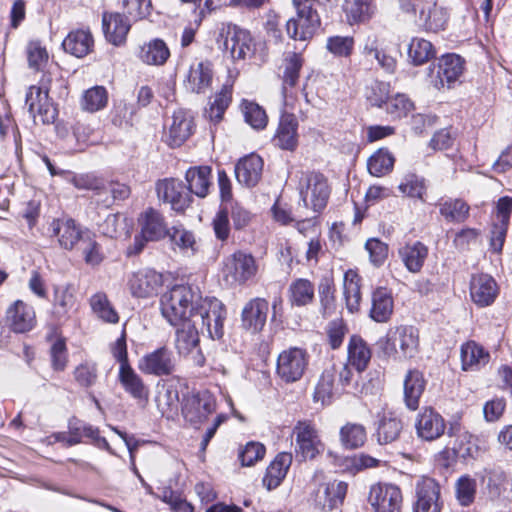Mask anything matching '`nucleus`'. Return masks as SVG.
I'll return each instance as SVG.
<instances>
[{
    "mask_svg": "<svg viewBox=\"0 0 512 512\" xmlns=\"http://www.w3.org/2000/svg\"><path fill=\"white\" fill-rule=\"evenodd\" d=\"M162 316L173 326L192 321L196 325L209 327L208 321L215 322L214 334L221 333V321L226 318V310L216 298L197 297L188 285H174L160 299Z\"/></svg>",
    "mask_w": 512,
    "mask_h": 512,
    "instance_id": "nucleus-1",
    "label": "nucleus"
},
{
    "mask_svg": "<svg viewBox=\"0 0 512 512\" xmlns=\"http://www.w3.org/2000/svg\"><path fill=\"white\" fill-rule=\"evenodd\" d=\"M298 191L303 205L315 214L326 207L330 196L328 181L318 172L303 173L299 180Z\"/></svg>",
    "mask_w": 512,
    "mask_h": 512,
    "instance_id": "nucleus-2",
    "label": "nucleus"
},
{
    "mask_svg": "<svg viewBox=\"0 0 512 512\" xmlns=\"http://www.w3.org/2000/svg\"><path fill=\"white\" fill-rule=\"evenodd\" d=\"M465 60L454 53L442 55L436 66L429 67L430 83L436 89L451 88L463 75Z\"/></svg>",
    "mask_w": 512,
    "mask_h": 512,
    "instance_id": "nucleus-3",
    "label": "nucleus"
},
{
    "mask_svg": "<svg viewBox=\"0 0 512 512\" xmlns=\"http://www.w3.org/2000/svg\"><path fill=\"white\" fill-rule=\"evenodd\" d=\"M139 224L141 231L128 248V254L140 253L148 241H158L169 232L163 216L153 208H148L140 215Z\"/></svg>",
    "mask_w": 512,
    "mask_h": 512,
    "instance_id": "nucleus-4",
    "label": "nucleus"
},
{
    "mask_svg": "<svg viewBox=\"0 0 512 512\" xmlns=\"http://www.w3.org/2000/svg\"><path fill=\"white\" fill-rule=\"evenodd\" d=\"M295 436V452L304 460H312L322 454L325 445L321 440L319 431L310 420H300L293 428Z\"/></svg>",
    "mask_w": 512,
    "mask_h": 512,
    "instance_id": "nucleus-5",
    "label": "nucleus"
},
{
    "mask_svg": "<svg viewBox=\"0 0 512 512\" xmlns=\"http://www.w3.org/2000/svg\"><path fill=\"white\" fill-rule=\"evenodd\" d=\"M233 59H245L253 54L254 42L250 33L234 24H222L217 37Z\"/></svg>",
    "mask_w": 512,
    "mask_h": 512,
    "instance_id": "nucleus-6",
    "label": "nucleus"
},
{
    "mask_svg": "<svg viewBox=\"0 0 512 512\" xmlns=\"http://www.w3.org/2000/svg\"><path fill=\"white\" fill-rule=\"evenodd\" d=\"M223 277L230 285L244 284L257 273L255 258L243 251H236L224 260Z\"/></svg>",
    "mask_w": 512,
    "mask_h": 512,
    "instance_id": "nucleus-7",
    "label": "nucleus"
},
{
    "mask_svg": "<svg viewBox=\"0 0 512 512\" xmlns=\"http://www.w3.org/2000/svg\"><path fill=\"white\" fill-rule=\"evenodd\" d=\"M377 345L383 352L414 351L419 346V332L415 327L406 325L390 328Z\"/></svg>",
    "mask_w": 512,
    "mask_h": 512,
    "instance_id": "nucleus-8",
    "label": "nucleus"
},
{
    "mask_svg": "<svg viewBox=\"0 0 512 512\" xmlns=\"http://www.w3.org/2000/svg\"><path fill=\"white\" fill-rule=\"evenodd\" d=\"M215 410L216 400L214 396L209 391L203 390L186 398L182 413L187 422L199 427Z\"/></svg>",
    "mask_w": 512,
    "mask_h": 512,
    "instance_id": "nucleus-9",
    "label": "nucleus"
},
{
    "mask_svg": "<svg viewBox=\"0 0 512 512\" xmlns=\"http://www.w3.org/2000/svg\"><path fill=\"white\" fill-rule=\"evenodd\" d=\"M163 285V276L154 269L144 268L129 275L128 289L133 297L150 298L158 294Z\"/></svg>",
    "mask_w": 512,
    "mask_h": 512,
    "instance_id": "nucleus-10",
    "label": "nucleus"
},
{
    "mask_svg": "<svg viewBox=\"0 0 512 512\" xmlns=\"http://www.w3.org/2000/svg\"><path fill=\"white\" fill-rule=\"evenodd\" d=\"M368 501L374 512H399L402 494L399 487L389 483H378L370 488Z\"/></svg>",
    "mask_w": 512,
    "mask_h": 512,
    "instance_id": "nucleus-11",
    "label": "nucleus"
},
{
    "mask_svg": "<svg viewBox=\"0 0 512 512\" xmlns=\"http://www.w3.org/2000/svg\"><path fill=\"white\" fill-rule=\"evenodd\" d=\"M209 327L196 325L194 322L188 321L187 323H180L182 326L176 331L175 335V348L178 352H190L198 346L199 343V331L207 332L212 339H219L223 335V322L221 321V333L219 335L214 334L215 322L208 321Z\"/></svg>",
    "mask_w": 512,
    "mask_h": 512,
    "instance_id": "nucleus-12",
    "label": "nucleus"
},
{
    "mask_svg": "<svg viewBox=\"0 0 512 512\" xmlns=\"http://www.w3.org/2000/svg\"><path fill=\"white\" fill-rule=\"evenodd\" d=\"M26 105L35 122L39 120L43 124H49L56 119V108L50 102L44 88L30 86L26 94Z\"/></svg>",
    "mask_w": 512,
    "mask_h": 512,
    "instance_id": "nucleus-13",
    "label": "nucleus"
},
{
    "mask_svg": "<svg viewBox=\"0 0 512 512\" xmlns=\"http://www.w3.org/2000/svg\"><path fill=\"white\" fill-rule=\"evenodd\" d=\"M128 354H118V379L124 390L140 403L148 401L149 389L128 362Z\"/></svg>",
    "mask_w": 512,
    "mask_h": 512,
    "instance_id": "nucleus-14",
    "label": "nucleus"
},
{
    "mask_svg": "<svg viewBox=\"0 0 512 512\" xmlns=\"http://www.w3.org/2000/svg\"><path fill=\"white\" fill-rule=\"evenodd\" d=\"M440 486L430 477L421 478L416 484L414 512H440Z\"/></svg>",
    "mask_w": 512,
    "mask_h": 512,
    "instance_id": "nucleus-15",
    "label": "nucleus"
},
{
    "mask_svg": "<svg viewBox=\"0 0 512 512\" xmlns=\"http://www.w3.org/2000/svg\"><path fill=\"white\" fill-rule=\"evenodd\" d=\"M417 436L424 441L440 438L446 429L444 418L432 408H423L415 419Z\"/></svg>",
    "mask_w": 512,
    "mask_h": 512,
    "instance_id": "nucleus-16",
    "label": "nucleus"
},
{
    "mask_svg": "<svg viewBox=\"0 0 512 512\" xmlns=\"http://www.w3.org/2000/svg\"><path fill=\"white\" fill-rule=\"evenodd\" d=\"M160 200L171 205L175 211H183L190 203V194L184 184L176 179H164L156 185Z\"/></svg>",
    "mask_w": 512,
    "mask_h": 512,
    "instance_id": "nucleus-17",
    "label": "nucleus"
},
{
    "mask_svg": "<svg viewBox=\"0 0 512 512\" xmlns=\"http://www.w3.org/2000/svg\"><path fill=\"white\" fill-rule=\"evenodd\" d=\"M499 294V287L494 278L488 274L473 275L470 280V297L478 307L492 305Z\"/></svg>",
    "mask_w": 512,
    "mask_h": 512,
    "instance_id": "nucleus-18",
    "label": "nucleus"
},
{
    "mask_svg": "<svg viewBox=\"0 0 512 512\" xmlns=\"http://www.w3.org/2000/svg\"><path fill=\"white\" fill-rule=\"evenodd\" d=\"M6 323L16 333H25L36 325L34 308L22 300L14 301L6 311Z\"/></svg>",
    "mask_w": 512,
    "mask_h": 512,
    "instance_id": "nucleus-19",
    "label": "nucleus"
},
{
    "mask_svg": "<svg viewBox=\"0 0 512 512\" xmlns=\"http://www.w3.org/2000/svg\"><path fill=\"white\" fill-rule=\"evenodd\" d=\"M268 312L269 304L265 299H252L242 310V327L251 333L260 332L265 326Z\"/></svg>",
    "mask_w": 512,
    "mask_h": 512,
    "instance_id": "nucleus-20",
    "label": "nucleus"
},
{
    "mask_svg": "<svg viewBox=\"0 0 512 512\" xmlns=\"http://www.w3.org/2000/svg\"><path fill=\"white\" fill-rule=\"evenodd\" d=\"M213 66L209 61H200L190 66L184 81L185 87L192 93H205L213 81Z\"/></svg>",
    "mask_w": 512,
    "mask_h": 512,
    "instance_id": "nucleus-21",
    "label": "nucleus"
},
{
    "mask_svg": "<svg viewBox=\"0 0 512 512\" xmlns=\"http://www.w3.org/2000/svg\"><path fill=\"white\" fill-rule=\"evenodd\" d=\"M263 165L262 158L255 153L241 158L235 166L237 181L246 187L256 186L261 179Z\"/></svg>",
    "mask_w": 512,
    "mask_h": 512,
    "instance_id": "nucleus-22",
    "label": "nucleus"
},
{
    "mask_svg": "<svg viewBox=\"0 0 512 512\" xmlns=\"http://www.w3.org/2000/svg\"><path fill=\"white\" fill-rule=\"evenodd\" d=\"M102 27L106 40L114 46H121L131 26L123 14L105 12L102 15Z\"/></svg>",
    "mask_w": 512,
    "mask_h": 512,
    "instance_id": "nucleus-23",
    "label": "nucleus"
},
{
    "mask_svg": "<svg viewBox=\"0 0 512 512\" xmlns=\"http://www.w3.org/2000/svg\"><path fill=\"white\" fill-rule=\"evenodd\" d=\"M51 235L57 238L61 248L71 250L83 239L80 227L73 219H55L50 224Z\"/></svg>",
    "mask_w": 512,
    "mask_h": 512,
    "instance_id": "nucleus-24",
    "label": "nucleus"
},
{
    "mask_svg": "<svg viewBox=\"0 0 512 512\" xmlns=\"http://www.w3.org/2000/svg\"><path fill=\"white\" fill-rule=\"evenodd\" d=\"M307 365L305 354H279L276 373L285 382L299 380Z\"/></svg>",
    "mask_w": 512,
    "mask_h": 512,
    "instance_id": "nucleus-25",
    "label": "nucleus"
},
{
    "mask_svg": "<svg viewBox=\"0 0 512 512\" xmlns=\"http://www.w3.org/2000/svg\"><path fill=\"white\" fill-rule=\"evenodd\" d=\"M298 121L293 113H282L274 136L275 145L293 151L298 145Z\"/></svg>",
    "mask_w": 512,
    "mask_h": 512,
    "instance_id": "nucleus-26",
    "label": "nucleus"
},
{
    "mask_svg": "<svg viewBox=\"0 0 512 512\" xmlns=\"http://www.w3.org/2000/svg\"><path fill=\"white\" fill-rule=\"evenodd\" d=\"M346 492L347 484L345 482L323 483L315 494L316 505L322 510L330 511L343 502Z\"/></svg>",
    "mask_w": 512,
    "mask_h": 512,
    "instance_id": "nucleus-27",
    "label": "nucleus"
},
{
    "mask_svg": "<svg viewBox=\"0 0 512 512\" xmlns=\"http://www.w3.org/2000/svg\"><path fill=\"white\" fill-rule=\"evenodd\" d=\"M428 253V247L420 241L406 243L398 249V256L410 273L422 270Z\"/></svg>",
    "mask_w": 512,
    "mask_h": 512,
    "instance_id": "nucleus-28",
    "label": "nucleus"
},
{
    "mask_svg": "<svg viewBox=\"0 0 512 512\" xmlns=\"http://www.w3.org/2000/svg\"><path fill=\"white\" fill-rule=\"evenodd\" d=\"M192 129V116L183 110L175 112L172 117V123L166 134L167 143L172 147L180 146L189 138Z\"/></svg>",
    "mask_w": 512,
    "mask_h": 512,
    "instance_id": "nucleus-29",
    "label": "nucleus"
},
{
    "mask_svg": "<svg viewBox=\"0 0 512 512\" xmlns=\"http://www.w3.org/2000/svg\"><path fill=\"white\" fill-rule=\"evenodd\" d=\"M138 368L148 375L166 376L173 373L175 360L170 354H143L138 360Z\"/></svg>",
    "mask_w": 512,
    "mask_h": 512,
    "instance_id": "nucleus-30",
    "label": "nucleus"
},
{
    "mask_svg": "<svg viewBox=\"0 0 512 512\" xmlns=\"http://www.w3.org/2000/svg\"><path fill=\"white\" fill-rule=\"evenodd\" d=\"M93 46V36L88 29L73 30L62 42L64 51L77 58H82L89 54Z\"/></svg>",
    "mask_w": 512,
    "mask_h": 512,
    "instance_id": "nucleus-31",
    "label": "nucleus"
},
{
    "mask_svg": "<svg viewBox=\"0 0 512 512\" xmlns=\"http://www.w3.org/2000/svg\"><path fill=\"white\" fill-rule=\"evenodd\" d=\"M425 387L426 381L423 374L418 370H409L403 383L404 402L409 410L418 409Z\"/></svg>",
    "mask_w": 512,
    "mask_h": 512,
    "instance_id": "nucleus-32",
    "label": "nucleus"
},
{
    "mask_svg": "<svg viewBox=\"0 0 512 512\" xmlns=\"http://www.w3.org/2000/svg\"><path fill=\"white\" fill-rule=\"evenodd\" d=\"M320 26L319 16H297L290 18L286 22V31L290 38L294 40L306 41L313 37Z\"/></svg>",
    "mask_w": 512,
    "mask_h": 512,
    "instance_id": "nucleus-33",
    "label": "nucleus"
},
{
    "mask_svg": "<svg viewBox=\"0 0 512 512\" xmlns=\"http://www.w3.org/2000/svg\"><path fill=\"white\" fill-rule=\"evenodd\" d=\"M292 464V454L288 452L279 453L270 463L263 478V484L268 490L278 487L285 478L288 469Z\"/></svg>",
    "mask_w": 512,
    "mask_h": 512,
    "instance_id": "nucleus-34",
    "label": "nucleus"
},
{
    "mask_svg": "<svg viewBox=\"0 0 512 512\" xmlns=\"http://www.w3.org/2000/svg\"><path fill=\"white\" fill-rule=\"evenodd\" d=\"M169 56V48L167 47L166 43L159 38H155L145 43L141 47L139 53V58L143 63L153 66L164 65L167 62Z\"/></svg>",
    "mask_w": 512,
    "mask_h": 512,
    "instance_id": "nucleus-35",
    "label": "nucleus"
},
{
    "mask_svg": "<svg viewBox=\"0 0 512 512\" xmlns=\"http://www.w3.org/2000/svg\"><path fill=\"white\" fill-rule=\"evenodd\" d=\"M393 313V298L385 288H378L372 295L370 316L376 322H386Z\"/></svg>",
    "mask_w": 512,
    "mask_h": 512,
    "instance_id": "nucleus-36",
    "label": "nucleus"
},
{
    "mask_svg": "<svg viewBox=\"0 0 512 512\" xmlns=\"http://www.w3.org/2000/svg\"><path fill=\"white\" fill-rule=\"evenodd\" d=\"M210 175L211 168L208 166L190 168L186 172L189 191L198 197H205L211 185Z\"/></svg>",
    "mask_w": 512,
    "mask_h": 512,
    "instance_id": "nucleus-37",
    "label": "nucleus"
},
{
    "mask_svg": "<svg viewBox=\"0 0 512 512\" xmlns=\"http://www.w3.org/2000/svg\"><path fill=\"white\" fill-rule=\"evenodd\" d=\"M89 304L97 319L110 324L118 323L119 315L104 292L93 294Z\"/></svg>",
    "mask_w": 512,
    "mask_h": 512,
    "instance_id": "nucleus-38",
    "label": "nucleus"
},
{
    "mask_svg": "<svg viewBox=\"0 0 512 512\" xmlns=\"http://www.w3.org/2000/svg\"><path fill=\"white\" fill-rule=\"evenodd\" d=\"M343 10L349 24L365 22L374 14L373 0H345Z\"/></svg>",
    "mask_w": 512,
    "mask_h": 512,
    "instance_id": "nucleus-39",
    "label": "nucleus"
},
{
    "mask_svg": "<svg viewBox=\"0 0 512 512\" xmlns=\"http://www.w3.org/2000/svg\"><path fill=\"white\" fill-rule=\"evenodd\" d=\"M344 297L346 307L350 313H355L359 310L361 292H360V276L352 269L344 274Z\"/></svg>",
    "mask_w": 512,
    "mask_h": 512,
    "instance_id": "nucleus-40",
    "label": "nucleus"
},
{
    "mask_svg": "<svg viewBox=\"0 0 512 512\" xmlns=\"http://www.w3.org/2000/svg\"><path fill=\"white\" fill-rule=\"evenodd\" d=\"M395 158L386 148L375 151L367 160L368 172L375 177L389 174L394 167Z\"/></svg>",
    "mask_w": 512,
    "mask_h": 512,
    "instance_id": "nucleus-41",
    "label": "nucleus"
},
{
    "mask_svg": "<svg viewBox=\"0 0 512 512\" xmlns=\"http://www.w3.org/2000/svg\"><path fill=\"white\" fill-rule=\"evenodd\" d=\"M232 99V85L224 84L219 92H217L213 101L209 103V108L205 110V115L210 121L218 123L228 108Z\"/></svg>",
    "mask_w": 512,
    "mask_h": 512,
    "instance_id": "nucleus-42",
    "label": "nucleus"
},
{
    "mask_svg": "<svg viewBox=\"0 0 512 512\" xmlns=\"http://www.w3.org/2000/svg\"><path fill=\"white\" fill-rule=\"evenodd\" d=\"M173 248H178L182 253L193 255L197 251V242L194 234L183 226H173L167 234Z\"/></svg>",
    "mask_w": 512,
    "mask_h": 512,
    "instance_id": "nucleus-43",
    "label": "nucleus"
},
{
    "mask_svg": "<svg viewBox=\"0 0 512 512\" xmlns=\"http://www.w3.org/2000/svg\"><path fill=\"white\" fill-rule=\"evenodd\" d=\"M436 54L432 43L421 37H414L408 45V58L418 66L428 62Z\"/></svg>",
    "mask_w": 512,
    "mask_h": 512,
    "instance_id": "nucleus-44",
    "label": "nucleus"
},
{
    "mask_svg": "<svg viewBox=\"0 0 512 512\" xmlns=\"http://www.w3.org/2000/svg\"><path fill=\"white\" fill-rule=\"evenodd\" d=\"M341 445L345 449H357L364 445L367 434L363 425L358 423H346L339 432Z\"/></svg>",
    "mask_w": 512,
    "mask_h": 512,
    "instance_id": "nucleus-45",
    "label": "nucleus"
},
{
    "mask_svg": "<svg viewBox=\"0 0 512 512\" xmlns=\"http://www.w3.org/2000/svg\"><path fill=\"white\" fill-rule=\"evenodd\" d=\"M334 379V368L327 369L322 373L313 393V401L315 403H320L322 406L332 403L334 396Z\"/></svg>",
    "mask_w": 512,
    "mask_h": 512,
    "instance_id": "nucleus-46",
    "label": "nucleus"
},
{
    "mask_svg": "<svg viewBox=\"0 0 512 512\" xmlns=\"http://www.w3.org/2000/svg\"><path fill=\"white\" fill-rule=\"evenodd\" d=\"M289 301L295 306H305L314 298V285L307 279H296L289 286Z\"/></svg>",
    "mask_w": 512,
    "mask_h": 512,
    "instance_id": "nucleus-47",
    "label": "nucleus"
},
{
    "mask_svg": "<svg viewBox=\"0 0 512 512\" xmlns=\"http://www.w3.org/2000/svg\"><path fill=\"white\" fill-rule=\"evenodd\" d=\"M402 430L401 421L392 414H385L377 429V438L380 444H387L395 441Z\"/></svg>",
    "mask_w": 512,
    "mask_h": 512,
    "instance_id": "nucleus-48",
    "label": "nucleus"
},
{
    "mask_svg": "<svg viewBox=\"0 0 512 512\" xmlns=\"http://www.w3.org/2000/svg\"><path fill=\"white\" fill-rule=\"evenodd\" d=\"M469 210V205L461 199H449L440 204V214L450 222H464Z\"/></svg>",
    "mask_w": 512,
    "mask_h": 512,
    "instance_id": "nucleus-49",
    "label": "nucleus"
},
{
    "mask_svg": "<svg viewBox=\"0 0 512 512\" xmlns=\"http://www.w3.org/2000/svg\"><path fill=\"white\" fill-rule=\"evenodd\" d=\"M74 304L75 297L68 288H55L52 314L57 320L67 318Z\"/></svg>",
    "mask_w": 512,
    "mask_h": 512,
    "instance_id": "nucleus-50",
    "label": "nucleus"
},
{
    "mask_svg": "<svg viewBox=\"0 0 512 512\" xmlns=\"http://www.w3.org/2000/svg\"><path fill=\"white\" fill-rule=\"evenodd\" d=\"M370 361V354H347L346 361L342 363L339 380L347 385L350 382L352 371L362 372Z\"/></svg>",
    "mask_w": 512,
    "mask_h": 512,
    "instance_id": "nucleus-51",
    "label": "nucleus"
},
{
    "mask_svg": "<svg viewBox=\"0 0 512 512\" xmlns=\"http://www.w3.org/2000/svg\"><path fill=\"white\" fill-rule=\"evenodd\" d=\"M489 494L493 499L510 501L512 484L503 472L494 473L488 482Z\"/></svg>",
    "mask_w": 512,
    "mask_h": 512,
    "instance_id": "nucleus-52",
    "label": "nucleus"
},
{
    "mask_svg": "<svg viewBox=\"0 0 512 512\" xmlns=\"http://www.w3.org/2000/svg\"><path fill=\"white\" fill-rule=\"evenodd\" d=\"M156 402L162 416L167 418L173 417L177 414L179 408V395L177 389L169 387L163 392H159Z\"/></svg>",
    "mask_w": 512,
    "mask_h": 512,
    "instance_id": "nucleus-53",
    "label": "nucleus"
},
{
    "mask_svg": "<svg viewBox=\"0 0 512 512\" xmlns=\"http://www.w3.org/2000/svg\"><path fill=\"white\" fill-rule=\"evenodd\" d=\"M222 205L227 210L228 216L231 217L235 230H243L251 224L254 215L240 203L232 202Z\"/></svg>",
    "mask_w": 512,
    "mask_h": 512,
    "instance_id": "nucleus-54",
    "label": "nucleus"
},
{
    "mask_svg": "<svg viewBox=\"0 0 512 512\" xmlns=\"http://www.w3.org/2000/svg\"><path fill=\"white\" fill-rule=\"evenodd\" d=\"M108 102V94L103 86H95L88 89L82 99V107L89 112L103 109Z\"/></svg>",
    "mask_w": 512,
    "mask_h": 512,
    "instance_id": "nucleus-55",
    "label": "nucleus"
},
{
    "mask_svg": "<svg viewBox=\"0 0 512 512\" xmlns=\"http://www.w3.org/2000/svg\"><path fill=\"white\" fill-rule=\"evenodd\" d=\"M476 441V437L468 431L459 432L453 446L455 455L463 459L476 457L478 453Z\"/></svg>",
    "mask_w": 512,
    "mask_h": 512,
    "instance_id": "nucleus-56",
    "label": "nucleus"
},
{
    "mask_svg": "<svg viewBox=\"0 0 512 512\" xmlns=\"http://www.w3.org/2000/svg\"><path fill=\"white\" fill-rule=\"evenodd\" d=\"M421 15L424 18L427 30L438 32L443 30L447 24V11L436 4L429 6L427 11L423 10Z\"/></svg>",
    "mask_w": 512,
    "mask_h": 512,
    "instance_id": "nucleus-57",
    "label": "nucleus"
},
{
    "mask_svg": "<svg viewBox=\"0 0 512 512\" xmlns=\"http://www.w3.org/2000/svg\"><path fill=\"white\" fill-rule=\"evenodd\" d=\"M390 97V85L381 81H373L365 89L367 102L374 107L381 108Z\"/></svg>",
    "mask_w": 512,
    "mask_h": 512,
    "instance_id": "nucleus-58",
    "label": "nucleus"
},
{
    "mask_svg": "<svg viewBox=\"0 0 512 512\" xmlns=\"http://www.w3.org/2000/svg\"><path fill=\"white\" fill-rule=\"evenodd\" d=\"M476 480L468 475L461 476L455 483V493L458 502L462 506L473 503L476 495Z\"/></svg>",
    "mask_w": 512,
    "mask_h": 512,
    "instance_id": "nucleus-59",
    "label": "nucleus"
},
{
    "mask_svg": "<svg viewBox=\"0 0 512 512\" xmlns=\"http://www.w3.org/2000/svg\"><path fill=\"white\" fill-rule=\"evenodd\" d=\"M352 36L335 35L327 38L326 49L335 57H349L354 48Z\"/></svg>",
    "mask_w": 512,
    "mask_h": 512,
    "instance_id": "nucleus-60",
    "label": "nucleus"
},
{
    "mask_svg": "<svg viewBox=\"0 0 512 512\" xmlns=\"http://www.w3.org/2000/svg\"><path fill=\"white\" fill-rule=\"evenodd\" d=\"M413 102L405 94H396L389 97L386 103V111L393 118H401L413 110Z\"/></svg>",
    "mask_w": 512,
    "mask_h": 512,
    "instance_id": "nucleus-61",
    "label": "nucleus"
},
{
    "mask_svg": "<svg viewBox=\"0 0 512 512\" xmlns=\"http://www.w3.org/2000/svg\"><path fill=\"white\" fill-rule=\"evenodd\" d=\"M398 189L403 195L422 199L426 187L423 178L415 174H407L403 181L399 184Z\"/></svg>",
    "mask_w": 512,
    "mask_h": 512,
    "instance_id": "nucleus-62",
    "label": "nucleus"
},
{
    "mask_svg": "<svg viewBox=\"0 0 512 512\" xmlns=\"http://www.w3.org/2000/svg\"><path fill=\"white\" fill-rule=\"evenodd\" d=\"M82 254L85 263L90 266H98L105 259V253L102 246L92 238L82 239Z\"/></svg>",
    "mask_w": 512,
    "mask_h": 512,
    "instance_id": "nucleus-63",
    "label": "nucleus"
},
{
    "mask_svg": "<svg viewBox=\"0 0 512 512\" xmlns=\"http://www.w3.org/2000/svg\"><path fill=\"white\" fill-rule=\"evenodd\" d=\"M245 121L254 129H263L267 124L265 111L256 103L245 101L242 104Z\"/></svg>",
    "mask_w": 512,
    "mask_h": 512,
    "instance_id": "nucleus-64",
    "label": "nucleus"
}]
</instances>
